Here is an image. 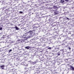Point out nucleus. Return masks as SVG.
<instances>
[{"label": "nucleus", "instance_id": "1", "mask_svg": "<svg viewBox=\"0 0 74 74\" xmlns=\"http://www.w3.org/2000/svg\"><path fill=\"white\" fill-rule=\"evenodd\" d=\"M29 33H31L29 34L30 35H33V34H34V31H30L29 32Z\"/></svg>", "mask_w": 74, "mask_h": 74}, {"label": "nucleus", "instance_id": "2", "mask_svg": "<svg viewBox=\"0 0 74 74\" xmlns=\"http://www.w3.org/2000/svg\"><path fill=\"white\" fill-rule=\"evenodd\" d=\"M54 15H57L58 14V12L57 10H56L54 11Z\"/></svg>", "mask_w": 74, "mask_h": 74}, {"label": "nucleus", "instance_id": "3", "mask_svg": "<svg viewBox=\"0 0 74 74\" xmlns=\"http://www.w3.org/2000/svg\"><path fill=\"white\" fill-rule=\"evenodd\" d=\"M70 69H71L72 70H74V68L72 66H70Z\"/></svg>", "mask_w": 74, "mask_h": 74}, {"label": "nucleus", "instance_id": "4", "mask_svg": "<svg viewBox=\"0 0 74 74\" xmlns=\"http://www.w3.org/2000/svg\"><path fill=\"white\" fill-rule=\"evenodd\" d=\"M30 48V47L29 46L26 47H25V48L26 49H29Z\"/></svg>", "mask_w": 74, "mask_h": 74}, {"label": "nucleus", "instance_id": "5", "mask_svg": "<svg viewBox=\"0 0 74 74\" xmlns=\"http://www.w3.org/2000/svg\"><path fill=\"white\" fill-rule=\"evenodd\" d=\"M15 28L16 29V30H19V28H18V27L17 26L15 27Z\"/></svg>", "mask_w": 74, "mask_h": 74}, {"label": "nucleus", "instance_id": "6", "mask_svg": "<svg viewBox=\"0 0 74 74\" xmlns=\"http://www.w3.org/2000/svg\"><path fill=\"white\" fill-rule=\"evenodd\" d=\"M3 67H4V65H2L1 66V68H2V69H4V68Z\"/></svg>", "mask_w": 74, "mask_h": 74}, {"label": "nucleus", "instance_id": "7", "mask_svg": "<svg viewBox=\"0 0 74 74\" xmlns=\"http://www.w3.org/2000/svg\"><path fill=\"white\" fill-rule=\"evenodd\" d=\"M60 1L62 3H63L64 2V0H61Z\"/></svg>", "mask_w": 74, "mask_h": 74}, {"label": "nucleus", "instance_id": "8", "mask_svg": "<svg viewBox=\"0 0 74 74\" xmlns=\"http://www.w3.org/2000/svg\"><path fill=\"white\" fill-rule=\"evenodd\" d=\"M18 42H22V41L21 40H18Z\"/></svg>", "mask_w": 74, "mask_h": 74}, {"label": "nucleus", "instance_id": "9", "mask_svg": "<svg viewBox=\"0 0 74 74\" xmlns=\"http://www.w3.org/2000/svg\"><path fill=\"white\" fill-rule=\"evenodd\" d=\"M33 28L34 29H37V27H36V26H35V27H33Z\"/></svg>", "mask_w": 74, "mask_h": 74}, {"label": "nucleus", "instance_id": "10", "mask_svg": "<svg viewBox=\"0 0 74 74\" xmlns=\"http://www.w3.org/2000/svg\"><path fill=\"white\" fill-rule=\"evenodd\" d=\"M54 8H57V7L56 6H54Z\"/></svg>", "mask_w": 74, "mask_h": 74}, {"label": "nucleus", "instance_id": "11", "mask_svg": "<svg viewBox=\"0 0 74 74\" xmlns=\"http://www.w3.org/2000/svg\"><path fill=\"white\" fill-rule=\"evenodd\" d=\"M3 29V28H2V27H0V30H1Z\"/></svg>", "mask_w": 74, "mask_h": 74}, {"label": "nucleus", "instance_id": "12", "mask_svg": "<svg viewBox=\"0 0 74 74\" xmlns=\"http://www.w3.org/2000/svg\"><path fill=\"white\" fill-rule=\"evenodd\" d=\"M48 49H51V47H49V48H48Z\"/></svg>", "mask_w": 74, "mask_h": 74}, {"label": "nucleus", "instance_id": "13", "mask_svg": "<svg viewBox=\"0 0 74 74\" xmlns=\"http://www.w3.org/2000/svg\"><path fill=\"white\" fill-rule=\"evenodd\" d=\"M11 51H12V49H10V50L9 51V52H10Z\"/></svg>", "mask_w": 74, "mask_h": 74}, {"label": "nucleus", "instance_id": "14", "mask_svg": "<svg viewBox=\"0 0 74 74\" xmlns=\"http://www.w3.org/2000/svg\"><path fill=\"white\" fill-rule=\"evenodd\" d=\"M19 12L20 14H22V13H23V12L22 11H20Z\"/></svg>", "mask_w": 74, "mask_h": 74}, {"label": "nucleus", "instance_id": "15", "mask_svg": "<svg viewBox=\"0 0 74 74\" xmlns=\"http://www.w3.org/2000/svg\"><path fill=\"white\" fill-rule=\"evenodd\" d=\"M69 0H65V1H66L67 2H68V1H69Z\"/></svg>", "mask_w": 74, "mask_h": 74}, {"label": "nucleus", "instance_id": "16", "mask_svg": "<svg viewBox=\"0 0 74 74\" xmlns=\"http://www.w3.org/2000/svg\"><path fill=\"white\" fill-rule=\"evenodd\" d=\"M60 53H58V56H59L60 55Z\"/></svg>", "mask_w": 74, "mask_h": 74}, {"label": "nucleus", "instance_id": "17", "mask_svg": "<svg viewBox=\"0 0 74 74\" xmlns=\"http://www.w3.org/2000/svg\"><path fill=\"white\" fill-rule=\"evenodd\" d=\"M69 49L70 50V49H71V48L70 47L69 48Z\"/></svg>", "mask_w": 74, "mask_h": 74}, {"label": "nucleus", "instance_id": "18", "mask_svg": "<svg viewBox=\"0 0 74 74\" xmlns=\"http://www.w3.org/2000/svg\"><path fill=\"white\" fill-rule=\"evenodd\" d=\"M66 19H69V18H66Z\"/></svg>", "mask_w": 74, "mask_h": 74}]
</instances>
